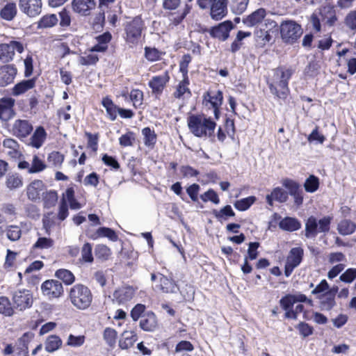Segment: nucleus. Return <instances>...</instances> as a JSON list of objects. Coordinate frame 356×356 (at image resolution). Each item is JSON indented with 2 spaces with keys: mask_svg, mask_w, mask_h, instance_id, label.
<instances>
[{
  "mask_svg": "<svg viewBox=\"0 0 356 356\" xmlns=\"http://www.w3.org/2000/svg\"><path fill=\"white\" fill-rule=\"evenodd\" d=\"M293 74L292 69L285 67L273 70L268 82L271 93L280 99H286L289 93V81Z\"/></svg>",
  "mask_w": 356,
  "mask_h": 356,
  "instance_id": "1",
  "label": "nucleus"
},
{
  "mask_svg": "<svg viewBox=\"0 0 356 356\" xmlns=\"http://www.w3.org/2000/svg\"><path fill=\"white\" fill-rule=\"evenodd\" d=\"M187 122L190 131L195 136L213 140L216 123L211 118L205 115H192Z\"/></svg>",
  "mask_w": 356,
  "mask_h": 356,
  "instance_id": "2",
  "label": "nucleus"
},
{
  "mask_svg": "<svg viewBox=\"0 0 356 356\" xmlns=\"http://www.w3.org/2000/svg\"><path fill=\"white\" fill-rule=\"evenodd\" d=\"M302 302L312 305V301L300 292L288 294L280 301V306L285 311L286 318L292 319H296L298 315L303 312L304 307Z\"/></svg>",
  "mask_w": 356,
  "mask_h": 356,
  "instance_id": "3",
  "label": "nucleus"
},
{
  "mask_svg": "<svg viewBox=\"0 0 356 356\" xmlns=\"http://www.w3.org/2000/svg\"><path fill=\"white\" fill-rule=\"evenodd\" d=\"M90 289L81 284L74 285L70 290L69 299L72 305L78 309H88L92 302Z\"/></svg>",
  "mask_w": 356,
  "mask_h": 356,
  "instance_id": "4",
  "label": "nucleus"
},
{
  "mask_svg": "<svg viewBox=\"0 0 356 356\" xmlns=\"http://www.w3.org/2000/svg\"><path fill=\"white\" fill-rule=\"evenodd\" d=\"M144 29V22L139 17H136L131 21L128 22L124 27L126 42L131 46L136 45L142 38Z\"/></svg>",
  "mask_w": 356,
  "mask_h": 356,
  "instance_id": "5",
  "label": "nucleus"
},
{
  "mask_svg": "<svg viewBox=\"0 0 356 356\" xmlns=\"http://www.w3.org/2000/svg\"><path fill=\"white\" fill-rule=\"evenodd\" d=\"M280 31L282 41L286 44L295 43L303 32L301 26L293 20L283 21L280 24Z\"/></svg>",
  "mask_w": 356,
  "mask_h": 356,
  "instance_id": "6",
  "label": "nucleus"
},
{
  "mask_svg": "<svg viewBox=\"0 0 356 356\" xmlns=\"http://www.w3.org/2000/svg\"><path fill=\"white\" fill-rule=\"evenodd\" d=\"M331 220L332 218L330 216H325L319 220L313 216L309 217L305 223L306 237H315L318 233L327 232Z\"/></svg>",
  "mask_w": 356,
  "mask_h": 356,
  "instance_id": "7",
  "label": "nucleus"
},
{
  "mask_svg": "<svg viewBox=\"0 0 356 356\" xmlns=\"http://www.w3.org/2000/svg\"><path fill=\"white\" fill-rule=\"evenodd\" d=\"M12 300L15 309L24 311L30 308L33 303L32 293L27 289H18L13 293Z\"/></svg>",
  "mask_w": 356,
  "mask_h": 356,
  "instance_id": "8",
  "label": "nucleus"
},
{
  "mask_svg": "<svg viewBox=\"0 0 356 356\" xmlns=\"http://www.w3.org/2000/svg\"><path fill=\"white\" fill-rule=\"evenodd\" d=\"M24 50V45L17 40H11L9 43L0 44V61L8 63L13 60L15 53L22 54Z\"/></svg>",
  "mask_w": 356,
  "mask_h": 356,
  "instance_id": "9",
  "label": "nucleus"
},
{
  "mask_svg": "<svg viewBox=\"0 0 356 356\" xmlns=\"http://www.w3.org/2000/svg\"><path fill=\"white\" fill-rule=\"evenodd\" d=\"M304 250L301 247L293 248L286 259L284 274L289 277L294 268L300 265L302 260Z\"/></svg>",
  "mask_w": 356,
  "mask_h": 356,
  "instance_id": "10",
  "label": "nucleus"
},
{
  "mask_svg": "<svg viewBox=\"0 0 356 356\" xmlns=\"http://www.w3.org/2000/svg\"><path fill=\"white\" fill-rule=\"evenodd\" d=\"M42 294L48 299L58 298L63 293V286L61 282L55 280H48L41 285Z\"/></svg>",
  "mask_w": 356,
  "mask_h": 356,
  "instance_id": "11",
  "label": "nucleus"
},
{
  "mask_svg": "<svg viewBox=\"0 0 356 356\" xmlns=\"http://www.w3.org/2000/svg\"><path fill=\"white\" fill-rule=\"evenodd\" d=\"M42 0H19L20 10L30 17H34L42 11Z\"/></svg>",
  "mask_w": 356,
  "mask_h": 356,
  "instance_id": "12",
  "label": "nucleus"
},
{
  "mask_svg": "<svg viewBox=\"0 0 356 356\" xmlns=\"http://www.w3.org/2000/svg\"><path fill=\"white\" fill-rule=\"evenodd\" d=\"M206 106H210L213 108V113L216 119L218 118L219 108L222 104V92L220 90H209L204 95Z\"/></svg>",
  "mask_w": 356,
  "mask_h": 356,
  "instance_id": "13",
  "label": "nucleus"
},
{
  "mask_svg": "<svg viewBox=\"0 0 356 356\" xmlns=\"http://www.w3.org/2000/svg\"><path fill=\"white\" fill-rule=\"evenodd\" d=\"M169 81V74L168 72H165L160 75L152 76L148 83V86L152 90V94L158 96L163 92Z\"/></svg>",
  "mask_w": 356,
  "mask_h": 356,
  "instance_id": "14",
  "label": "nucleus"
},
{
  "mask_svg": "<svg viewBox=\"0 0 356 356\" xmlns=\"http://www.w3.org/2000/svg\"><path fill=\"white\" fill-rule=\"evenodd\" d=\"M95 0H72V10L81 15L88 16L90 15L92 10L95 8Z\"/></svg>",
  "mask_w": 356,
  "mask_h": 356,
  "instance_id": "15",
  "label": "nucleus"
},
{
  "mask_svg": "<svg viewBox=\"0 0 356 356\" xmlns=\"http://www.w3.org/2000/svg\"><path fill=\"white\" fill-rule=\"evenodd\" d=\"M233 29V24L231 21H225L217 26L211 29L210 34L212 37L220 40H225L228 38L229 31Z\"/></svg>",
  "mask_w": 356,
  "mask_h": 356,
  "instance_id": "16",
  "label": "nucleus"
},
{
  "mask_svg": "<svg viewBox=\"0 0 356 356\" xmlns=\"http://www.w3.org/2000/svg\"><path fill=\"white\" fill-rule=\"evenodd\" d=\"M15 99L11 97H4L0 99V119L4 121L13 117Z\"/></svg>",
  "mask_w": 356,
  "mask_h": 356,
  "instance_id": "17",
  "label": "nucleus"
},
{
  "mask_svg": "<svg viewBox=\"0 0 356 356\" xmlns=\"http://www.w3.org/2000/svg\"><path fill=\"white\" fill-rule=\"evenodd\" d=\"M3 152L12 159H18L22 155L20 145L13 138H6L3 141Z\"/></svg>",
  "mask_w": 356,
  "mask_h": 356,
  "instance_id": "18",
  "label": "nucleus"
},
{
  "mask_svg": "<svg viewBox=\"0 0 356 356\" xmlns=\"http://www.w3.org/2000/svg\"><path fill=\"white\" fill-rule=\"evenodd\" d=\"M33 130L31 124L24 120H16L12 128V131L14 136L17 138H26L28 136Z\"/></svg>",
  "mask_w": 356,
  "mask_h": 356,
  "instance_id": "19",
  "label": "nucleus"
},
{
  "mask_svg": "<svg viewBox=\"0 0 356 356\" xmlns=\"http://www.w3.org/2000/svg\"><path fill=\"white\" fill-rule=\"evenodd\" d=\"M45 185L41 180L33 181L26 188V195L31 201H37L40 198L41 193H44Z\"/></svg>",
  "mask_w": 356,
  "mask_h": 356,
  "instance_id": "20",
  "label": "nucleus"
},
{
  "mask_svg": "<svg viewBox=\"0 0 356 356\" xmlns=\"http://www.w3.org/2000/svg\"><path fill=\"white\" fill-rule=\"evenodd\" d=\"M17 74V68L13 65H7L0 67V86L12 83Z\"/></svg>",
  "mask_w": 356,
  "mask_h": 356,
  "instance_id": "21",
  "label": "nucleus"
},
{
  "mask_svg": "<svg viewBox=\"0 0 356 356\" xmlns=\"http://www.w3.org/2000/svg\"><path fill=\"white\" fill-rule=\"evenodd\" d=\"M135 293L134 289L131 286H123L118 289L113 293V300L118 304H124L131 300Z\"/></svg>",
  "mask_w": 356,
  "mask_h": 356,
  "instance_id": "22",
  "label": "nucleus"
},
{
  "mask_svg": "<svg viewBox=\"0 0 356 356\" xmlns=\"http://www.w3.org/2000/svg\"><path fill=\"white\" fill-rule=\"evenodd\" d=\"M338 286H334L327 294H322L317 298L320 300L321 305L323 309L330 310L336 304L335 296L338 292Z\"/></svg>",
  "mask_w": 356,
  "mask_h": 356,
  "instance_id": "23",
  "label": "nucleus"
},
{
  "mask_svg": "<svg viewBox=\"0 0 356 356\" xmlns=\"http://www.w3.org/2000/svg\"><path fill=\"white\" fill-rule=\"evenodd\" d=\"M227 13V0H217L214 6L210 10V15L213 19L220 20Z\"/></svg>",
  "mask_w": 356,
  "mask_h": 356,
  "instance_id": "24",
  "label": "nucleus"
},
{
  "mask_svg": "<svg viewBox=\"0 0 356 356\" xmlns=\"http://www.w3.org/2000/svg\"><path fill=\"white\" fill-rule=\"evenodd\" d=\"M47 138V132L44 129L40 126L34 131L33 135L29 139V145L36 149L42 146Z\"/></svg>",
  "mask_w": 356,
  "mask_h": 356,
  "instance_id": "25",
  "label": "nucleus"
},
{
  "mask_svg": "<svg viewBox=\"0 0 356 356\" xmlns=\"http://www.w3.org/2000/svg\"><path fill=\"white\" fill-rule=\"evenodd\" d=\"M157 319L153 312H148L142 316L140 321V327L147 332H152L157 327Z\"/></svg>",
  "mask_w": 356,
  "mask_h": 356,
  "instance_id": "26",
  "label": "nucleus"
},
{
  "mask_svg": "<svg viewBox=\"0 0 356 356\" xmlns=\"http://www.w3.org/2000/svg\"><path fill=\"white\" fill-rule=\"evenodd\" d=\"M189 80L188 77H183V80L176 87L173 95L177 99H185L191 96V90L188 88Z\"/></svg>",
  "mask_w": 356,
  "mask_h": 356,
  "instance_id": "27",
  "label": "nucleus"
},
{
  "mask_svg": "<svg viewBox=\"0 0 356 356\" xmlns=\"http://www.w3.org/2000/svg\"><path fill=\"white\" fill-rule=\"evenodd\" d=\"M266 198L268 204L272 206L273 200L285 202L288 199V193L282 188L276 187L270 194L266 195Z\"/></svg>",
  "mask_w": 356,
  "mask_h": 356,
  "instance_id": "28",
  "label": "nucleus"
},
{
  "mask_svg": "<svg viewBox=\"0 0 356 356\" xmlns=\"http://www.w3.org/2000/svg\"><path fill=\"white\" fill-rule=\"evenodd\" d=\"M136 340L137 336L134 331H124L119 340V346L122 349H128L134 344Z\"/></svg>",
  "mask_w": 356,
  "mask_h": 356,
  "instance_id": "29",
  "label": "nucleus"
},
{
  "mask_svg": "<svg viewBox=\"0 0 356 356\" xmlns=\"http://www.w3.org/2000/svg\"><path fill=\"white\" fill-rule=\"evenodd\" d=\"M35 82L33 79L22 81L17 83L12 90L14 96H19L35 87Z\"/></svg>",
  "mask_w": 356,
  "mask_h": 356,
  "instance_id": "30",
  "label": "nucleus"
},
{
  "mask_svg": "<svg viewBox=\"0 0 356 356\" xmlns=\"http://www.w3.org/2000/svg\"><path fill=\"white\" fill-rule=\"evenodd\" d=\"M279 227L283 230L293 232L299 229L301 224L296 218L286 217L279 222Z\"/></svg>",
  "mask_w": 356,
  "mask_h": 356,
  "instance_id": "31",
  "label": "nucleus"
},
{
  "mask_svg": "<svg viewBox=\"0 0 356 356\" xmlns=\"http://www.w3.org/2000/svg\"><path fill=\"white\" fill-rule=\"evenodd\" d=\"M266 15L264 9L260 8L248 15L243 19V23L248 26H253L261 22Z\"/></svg>",
  "mask_w": 356,
  "mask_h": 356,
  "instance_id": "32",
  "label": "nucleus"
},
{
  "mask_svg": "<svg viewBox=\"0 0 356 356\" xmlns=\"http://www.w3.org/2000/svg\"><path fill=\"white\" fill-rule=\"evenodd\" d=\"M17 14V6L14 2H8L1 10L0 16L2 19L11 21Z\"/></svg>",
  "mask_w": 356,
  "mask_h": 356,
  "instance_id": "33",
  "label": "nucleus"
},
{
  "mask_svg": "<svg viewBox=\"0 0 356 356\" xmlns=\"http://www.w3.org/2000/svg\"><path fill=\"white\" fill-rule=\"evenodd\" d=\"M160 284L156 287L163 291V293H172L175 292L176 289V285L174 282L167 277L159 274Z\"/></svg>",
  "mask_w": 356,
  "mask_h": 356,
  "instance_id": "34",
  "label": "nucleus"
},
{
  "mask_svg": "<svg viewBox=\"0 0 356 356\" xmlns=\"http://www.w3.org/2000/svg\"><path fill=\"white\" fill-rule=\"evenodd\" d=\"M356 229V225L350 220H342L337 226V230L341 235H349Z\"/></svg>",
  "mask_w": 356,
  "mask_h": 356,
  "instance_id": "35",
  "label": "nucleus"
},
{
  "mask_svg": "<svg viewBox=\"0 0 356 356\" xmlns=\"http://www.w3.org/2000/svg\"><path fill=\"white\" fill-rule=\"evenodd\" d=\"M63 341L58 336L50 335L45 341V350L49 353H52L59 349Z\"/></svg>",
  "mask_w": 356,
  "mask_h": 356,
  "instance_id": "36",
  "label": "nucleus"
},
{
  "mask_svg": "<svg viewBox=\"0 0 356 356\" xmlns=\"http://www.w3.org/2000/svg\"><path fill=\"white\" fill-rule=\"evenodd\" d=\"M100 237H107L113 241H115L118 239V236L115 232L108 227H100L97 232L92 234L90 238L93 240L97 239Z\"/></svg>",
  "mask_w": 356,
  "mask_h": 356,
  "instance_id": "37",
  "label": "nucleus"
},
{
  "mask_svg": "<svg viewBox=\"0 0 356 356\" xmlns=\"http://www.w3.org/2000/svg\"><path fill=\"white\" fill-rule=\"evenodd\" d=\"M15 313L14 305H11V302L8 298L6 296L0 297V314L5 316H12Z\"/></svg>",
  "mask_w": 356,
  "mask_h": 356,
  "instance_id": "38",
  "label": "nucleus"
},
{
  "mask_svg": "<svg viewBox=\"0 0 356 356\" xmlns=\"http://www.w3.org/2000/svg\"><path fill=\"white\" fill-rule=\"evenodd\" d=\"M326 13V9L323 8L319 10V12L314 13L310 19V22L312 25L313 29L316 32H320L321 29V22L325 21L324 15Z\"/></svg>",
  "mask_w": 356,
  "mask_h": 356,
  "instance_id": "39",
  "label": "nucleus"
},
{
  "mask_svg": "<svg viewBox=\"0 0 356 356\" xmlns=\"http://www.w3.org/2000/svg\"><path fill=\"white\" fill-rule=\"evenodd\" d=\"M54 245V241L49 237L39 236L33 245V250H47L51 248Z\"/></svg>",
  "mask_w": 356,
  "mask_h": 356,
  "instance_id": "40",
  "label": "nucleus"
},
{
  "mask_svg": "<svg viewBox=\"0 0 356 356\" xmlns=\"http://www.w3.org/2000/svg\"><path fill=\"white\" fill-rule=\"evenodd\" d=\"M144 143L147 147H153L156 142V135L154 130L149 127L142 129Z\"/></svg>",
  "mask_w": 356,
  "mask_h": 356,
  "instance_id": "41",
  "label": "nucleus"
},
{
  "mask_svg": "<svg viewBox=\"0 0 356 356\" xmlns=\"http://www.w3.org/2000/svg\"><path fill=\"white\" fill-rule=\"evenodd\" d=\"M55 276L61 280L67 285L72 284L75 280L74 274L67 269L61 268L56 270Z\"/></svg>",
  "mask_w": 356,
  "mask_h": 356,
  "instance_id": "42",
  "label": "nucleus"
},
{
  "mask_svg": "<svg viewBox=\"0 0 356 356\" xmlns=\"http://www.w3.org/2000/svg\"><path fill=\"white\" fill-rule=\"evenodd\" d=\"M31 168L29 170L30 174L38 173L47 168L44 161L38 155H34L31 161Z\"/></svg>",
  "mask_w": 356,
  "mask_h": 356,
  "instance_id": "43",
  "label": "nucleus"
},
{
  "mask_svg": "<svg viewBox=\"0 0 356 356\" xmlns=\"http://www.w3.org/2000/svg\"><path fill=\"white\" fill-rule=\"evenodd\" d=\"M103 338L108 346L113 347L116 343L118 332L113 328L106 327L103 332Z\"/></svg>",
  "mask_w": 356,
  "mask_h": 356,
  "instance_id": "44",
  "label": "nucleus"
},
{
  "mask_svg": "<svg viewBox=\"0 0 356 356\" xmlns=\"http://www.w3.org/2000/svg\"><path fill=\"white\" fill-rule=\"evenodd\" d=\"M57 16L54 14L44 15L38 22L39 28H51L58 23Z\"/></svg>",
  "mask_w": 356,
  "mask_h": 356,
  "instance_id": "45",
  "label": "nucleus"
},
{
  "mask_svg": "<svg viewBox=\"0 0 356 356\" xmlns=\"http://www.w3.org/2000/svg\"><path fill=\"white\" fill-rule=\"evenodd\" d=\"M256 197L254 196H249L236 201L234 206L238 211H245L254 203Z\"/></svg>",
  "mask_w": 356,
  "mask_h": 356,
  "instance_id": "46",
  "label": "nucleus"
},
{
  "mask_svg": "<svg viewBox=\"0 0 356 356\" xmlns=\"http://www.w3.org/2000/svg\"><path fill=\"white\" fill-rule=\"evenodd\" d=\"M43 202L46 208L54 207L58 201V193L55 191L43 193Z\"/></svg>",
  "mask_w": 356,
  "mask_h": 356,
  "instance_id": "47",
  "label": "nucleus"
},
{
  "mask_svg": "<svg viewBox=\"0 0 356 356\" xmlns=\"http://www.w3.org/2000/svg\"><path fill=\"white\" fill-rule=\"evenodd\" d=\"M86 341V337L84 335H74L70 334L67 339L66 346L72 347V348H79L82 346Z\"/></svg>",
  "mask_w": 356,
  "mask_h": 356,
  "instance_id": "48",
  "label": "nucleus"
},
{
  "mask_svg": "<svg viewBox=\"0 0 356 356\" xmlns=\"http://www.w3.org/2000/svg\"><path fill=\"white\" fill-rule=\"evenodd\" d=\"M6 186L10 189L14 190L22 186L23 181L21 177L17 175H11L6 178Z\"/></svg>",
  "mask_w": 356,
  "mask_h": 356,
  "instance_id": "49",
  "label": "nucleus"
},
{
  "mask_svg": "<svg viewBox=\"0 0 356 356\" xmlns=\"http://www.w3.org/2000/svg\"><path fill=\"white\" fill-rule=\"evenodd\" d=\"M102 104L106 108L107 114L111 120H115L117 117L118 108L113 104V102L108 98H104L102 100Z\"/></svg>",
  "mask_w": 356,
  "mask_h": 356,
  "instance_id": "50",
  "label": "nucleus"
},
{
  "mask_svg": "<svg viewBox=\"0 0 356 356\" xmlns=\"http://www.w3.org/2000/svg\"><path fill=\"white\" fill-rule=\"evenodd\" d=\"M65 156L59 152L54 151L48 154L47 161L53 166L60 168L63 163Z\"/></svg>",
  "mask_w": 356,
  "mask_h": 356,
  "instance_id": "51",
  "label": "nucleus"
},
{
  "mask_svg": "<svg viewBox=\"0 0 356 356\" xmlns=\"http://www.w3.org/2000/svg\"><path fill=\"white\" fill-rule=\"evenodd\" d=\"M319 186V179L318 177L310 175L304 184L305 189L308 193H314L316 191Z\"/></svg>",
  "mask_w": 356,
  "mask_h": 356,
  "instance_id": "52",
  "label": "nucleus"
},
{
  "mask_svg": "<svg viewBox=\"0 0 356 356\" xmlns=\"http://www.w3.org/2000/svg\"><path fill=\"white\" fill-rule=\"evenodd\" d=\"M213 213L218 219H227L228 217H233L235 216V213L230 205H227L219 211L213 210Z\"/></svg>",
  "mask_w": 356,
  "mask_h": 356,
  "instance_id": "53",
  "label": "nucleus"
},
{
  "mask_svg": "<svg viewBox=\"0 0 356 356\" xmlns=\"http://www.w3.org/2000/svg\"><path fill=\"white\" fill-rule=\"evenodd\" d=\"M6 235L8 239L12 241H17L22 235V230L17 225H10L6 228Z\"/></svg>",
  "mask_w": 356,
  "mask_h": 356,
  "instance_id": "54",
  "label": "nucleus"
},
{
  "mask_svg": "<svg viewBox=\"0 0 356 356\" xmlns=\"http://www.w3.org/2000/svg\"><path fill=\"white\" fill-rule=\"evenodd\" d=\"M95 256L102 260H106L110 257L111 250L105 245H98L95 250Z\"/></svg>",
  "mask_w": 356,
  "mask_h": 356,
  "instance_id": "55",
  "label": "nucleus"
},
{
  "mask_svg": "<svg viewBox=\"0 0 356 356\" xmlns=\"http://www.w3.org/2000/svg\"><path fill=\"white\" fill-rule=\"evenodd\" d=\"M356 279V268H348L339 276V280L345 283H352Z\"/></svg>",
  "mask_w": 356,
  "mask_h": 356,
  "instance_id": "56",
  "label": "nucleus"
},
{
  "mask_svg": "<svg viewBox=\"0 0 356 356\" xmlns=\"http://www.w3.org/2000/svg\"><path fill=\"white\" fill-rule=\"evenodd\" d=\"M200 198L204 202L211 201L215 204H218L220 203L219 197L213 189H209L203 194H202L200 195Z\"/></svg>",
  "mask_w": 356,
  "mask_h": 356,
  "instance_id": "57",
  "label": "nucleus"
},
{
  "mask_svg": "<svg viewBox=\"0 0 356 356\" xmlns=\"http://www.w3.org/2000/svg\"><path fill=\"white\" fill-rule=\"evenodd\" d=\"M330 291H331V288L327 282L325 280H322L312 290V293L318 296L322 294H327Z\"/></svg>",
  "mask_w": 356,
  "mask_h": 356,
  "instance_id": "58",
  "label": "nucleus"
},
{
  "mask_svg": "<svg viewBox=\"0 0 356 356\" xmlns=\"http://www.w3.org/2000/svg\"><path fill=\"white\" fill-rule=\"evenodd\" d=\"M249 0H233L232 10L236 14L240 15L243 13L247 8Z\"/></svg>",
  "mask_w": 356,
  "mask_h": 356,
  "instance_id": "59",
  "label": "nucleus"
},
{
  "mask_svg": "<svg viewBox=\"0 0 356 356\" xmlns=\"http://www.w3.org/2000/svg\"><path fill=\"white\" fill-rule=\"evenodd\" d=\"M344 23L349 29L356 31V9L350 11L346 15Z\"/></svg>",
  "mask_w": 356,
  "mask_h": 356,
  "instance_id": "60",
  "label": "nucleus"
},
{
  "mask_svg": "<svg viewBox=\"0 0 356 356\" xmlns=\"http://www.w3.org/2000/svg\"><path fill=\"white\" fill-rule=\"evenodd\" d=\"M130 99L133 103L134 106H140L143 104V93L140 90H132L130 92Z\"/></svg>",
  "mask_w": 356,
  "mask_h": 356,
  "instance_id": "61",
  "label": "nucleus"
},
{
  "mask_svg": "<svg viewBox=\"0 0 356 356\" xmlns=\"http://www.w3.org/2000/svg\"><path fill=\"white\" fill-rule=\"evenodd\" d=\"M327 260L330 264H334L337 263H345L346 261V258L345 254L342 252H331L327 255Z\"/></svg>",
  "mask_w": 356,
  "mask_h": 356,
  "instance_id": "62",
  "label": "nucleus"
},
{
  "mask_svg": "<svg viewBox=\"0 0 356 356\" xmlns=\"http://www.w3.org/2000/svg\"><path fill=\"white\" fill-rule=\"evenodd\" d=\"M346 264L343 263L337 264L333 266L327 272V278L329 280H333L344 270Z\"/></svg>",
  "mask_w": 356,
  "mask_h": 356,
  "instance_id": "63",
  "label": "nucleus"
},
{
  "mask_svg": "<svg viewBox=\"0 0 356 356\" xmlns=\"http://www.w3.org/2000/svg\"><path fill=\"white\" fill-rule=\"evenodd\" d=\"M134 141L135 136L132 132H127L119 138V143L123 147L131 146Z\"/></svg>",
  "mask_w": 356,
  "mask_h": 356,
  "instance_id": "64",
  "label": "nucleus"
}]
</instances>
